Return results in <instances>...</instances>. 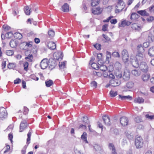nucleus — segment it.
Returning <instances> with one entry per match:
<instances>
[{"label": "nucleus", "instance_id": "nucleus-26", "mask_svg": "<svg viewBox=\"0 0 154 154\" xmlns=\"http://www.w3.org/2000/svg\"><path fill=\"white\" fill-rule=\"evenodd\" d=\"M26 57H25V59L29 62H32L33 59V56L32 54H29L27 56L26 54Z\"/></svg>", "mask_w": 154, "mask_h": 154}, {"label": "nucleus", "instance_id": "nucleus-50", "mask_svg": "<svg viewBox=\"0 0 154 154\" xmlns=\"http://www.w3.org/2000/svg\"><path fill=\"white\" fill-rule=\"evenodd\" d=\"M14 53V51L13 50H7L6 51V54L7 55L9 56H12Z\"/></svg>", "mask_w": 154, "mask_h": 154}, {"label": "nucleus", "instance_id": "nucleus-41", "mask_svg": "<svg viewBox=\"0 0 154 154\" xmlns=\"http://www.w3.org/2000/svg\"><path fill=\"white\" fill-rule=\"evenodd\" d=\"M10 46L12 48H15L17 45V43L16 41L14 40H11L10 42Z\"/></svg>", "mask_w": 154, "mask_h": 154}, {"label": "nucleus", "instance_id": "nucleus-31", "mask_svg": "<svg viewBox=\"0 0 154 154\" xmlns=\"http://www.w3.org/2000/svg\"><path fill=\"white\" fill-rule=\"evenodd\" d=\"M51 60H50L49 61V67L51 70H52L56 66V64L55 63L54 61V60L53 61H51V63H50Z\"/></svg>", "mask_w": 154, "mask_h": 154}, {"label": "nucleus", "instance_id": "nucleus-3", "mask_svg": "<svg viewBox=\"0 0 154 154\" xmlns=\"http://www.w3.org/2000/svg\"><path fill=\"white\" fill-rule=\"evenodd\" d=\"M135 144L136 147L137 149H140L142 147L143 144V141L141 137L138 136L135 138Z\"/></svg>", "mask_w": 154, "mask_h": 154}, {"label": "nucleus", "instance_id": "nucleus-18", "mask_svg": "<svg viewBox=\"0 0 154 154\" xmlns=\"http://www.w3.org/2000/svg\"><path fill=\"white\" fill-rule=\"evenodd\" d=\"M131 23V22L127 20H124L122 21L121 23H119V27H124L125 26H129V25Z\"/></svg>", "mask_w": 154, "mask_h": 154}, {"label": "nucleus", "instance_id": "nucleus-44", "mask_svg": "<svg viewBox=\"0 0 154 154\" xmlns=\"http://www.w3.org/2000/svg\"><path fill=\"white\" fill-rule=\"evenodd\" d=\"M138 17V15L135 13H132L131 16V19L132 20H134Z\"/></svg>", "mask_w": 154, "mask_h": 154}, {"label": "nucleus", "instance_id": "nucleus-37", "mask_svg": "<svg viewBox=\"0 0 154 154\" xmlns=\"http://www.w3.org/2000/svg\"><path fill=\"white\" fill-rule=\"evenodd\" d=\"M115 67L118 70H120L122 68L121 64L119 62H116L115 64Z\"/></svg>", "mask_w": 154, "mask_h": 154}, {"label": "nucleus", "instance_id": "nucleus-42", "mask_svg": "<svg viewBox=\"0 0 154 154\" xmlns=\"http://www.w3.org/2000/svg\"><path fill=\"white\" fill-rule=\"evenodd\" d=\"M14 37L17 39H20L22 38V35L20 33L16 32L14 34Z\"/></svg>", "mask_w": 154, "mask_h": 154}, {"label": "nucleus", "instance_id": "nucleus-27", "mask_svg": "<svg viewBox=\"0 0 154 154\" xmlns=\"http://www.w3.org/2000/svg\"><path fill=\"white\" fill-rule=\"evenodd\" d=\"M144 102V99L141 97H138L135 99L134 102L135 103H141Z\"/></svg>", "mask_w": 154, "mask_h": 154}, {"label": "nucleus", "instance_id": "nucleus-55", "mask_svg": "<svg viewBox=\"0 0 154 154\" xmlns=\"http://www.w3.org/2000/svg\"><path fill=\"white\" fill-rule=\"evenodd\" d=\"M109 71L107 70L104 71L103 72L102 74L103 75V76L105 78H107L108 77L109 74L108 73V72H109Z\"/></svg>", "mask_w": 154, "mask_h": 154}, {"label": "nucleus", "instance_id": "nucleus-53", "mask_svg": "<svg viewBox=\"0 0 154 154\" xmlns=\"http://www.w3.org/2000/svg\"><path fill=\"white\" fill-rule=\"evenodd\" d=\"M102 57V54L100 53L98 54L97 56V58L98 59V62L99 63H101V60Z\"/></svg>", "mask_w": 154, "mask_h": 154}, {"label": "nucleus", "instance_id": "nucleus-57", "mask_svg": "<svg viewBox=\"0 0 154 154\" xmlns=\"http://www.w3.org/2000/svg\"><path fill=\"white\" fill-rule=\"evenodd\" d=\"M146 20L149 22H151L154 20V17L152 16H150L147 18Z\"/></svg>", "mask_w": 154, "mask_h": 154}, {"label": "nucleus", "instance_id": "nucleus-2", "mask_svg": "<svg viewBox=\"0 0 154 154\" xmlns=\"http://www.w3.org/2000/svg\"><path fill=\"white\" fill-rule=\"evenodd\" d=\"M122 0H118L117 4L116 5V9L115 10L116 13H117L122 11L125 8V5Z\"/></svg>", "mask_w": 154, "mask_h": 154}, {"label": "nucleus", "instance_id": "nucleus-10", "mask_svg": "<svg viewBox=\"0 0 154 154\" xmlns=\"http://www.w3.org/2000/svg\"><path fill=\"white\" fill-rule=\"evenodd\" d=\"M45 44L49 49L51 50H54L56 48V45L55 43L52 41H46Z\"/></svg>", "mask_w": 154, "mask_h": 154}, {"label": "nucleus", "instance_id": "nucleus-9", "mask_svg": "<svg viewBox=\"0 0 154 154\" xmlns=\"http://www.w3.org/2000/svg\"><path fill=\"white\" fill-rule=\"evenodd\" d=\"M49 63L48 60L47 59H43L40 63V66L42 69H45L48 66Z\"/></svg>", "mask_w": 154, "mask_h": 154}, {"label": "nucleus", "instance_id": "nucleus-51", "mask_svg": "<svg viewBox=\"0 0 154 154\" xmlns=\"http://www.w3.org/2000/svg\"><path fill=\"white\" fill-rule=\"evenodd\" d=\"M24 69L26 71L28 70V68L29 66V63L27 62H25L23 64Z\"/></svg>", "mask_w": 154, "mask_h": 154}, {"label": "nucleus", "instance_id": "nucleus-33", "mask_svg": "<svg viewBox=\"0 0 154 154\" xmlns=\"http://www.w3.org/2000/svg\"><path fill=\"white\" fill-rule=\"evenodd\" d=\"M66 61H64L61 63H60L59 66L60 69L63 71L66 68Z\"/></svg>", "mask_w": 154, "mask_h": 154}, {"label": "nucleus", "instance_id": "nucleus-60", "mask_svg": "<svg viewBox=\"0 0 154 154\" xmlns=\"http://www.w3.org/2000/svg\"><path fill=\"white\" fill-rule=\"evenodd\" d=\"M2 27L6 31L10 29V26L5 25H3Z\"/></svg>", "mask_w": 154, "mask_h": 154}, {"label": "nucleus", "instance_id": "nucleus-45", "mask_svg": "<svg viewBox=\"0 0 154 154\" xmlns=\"http://www.w3.org/2000/svg\"><path fill=\"white\" fill-rule=\"evenodd\" d=\"M45 83L47 87H50L53 84V81L50 80L45 81Z\"/></svg>", "mask_w": 154, "mask_h": 154}, {"label": "nucleus", "instance_id": "nucleus-14", "mask_svg": "<svg viewBox=\"0 0 154 154\" xmlns=\"http://www.w3.org/2000/svg\"><path fill=\"white\" fill-rule=\"evenodd\" d=\"M27 126L26 122L25 120L22 121L20 125V132H22L26 128Z\"/></svg>", "mask_w": 154, "mask_h": 154}, {"label": "nucleus", "instance_id": "nucleus-12", "mask_svg": "<svg viewBox=\"0 0 154 154\" xmlns=\"http://www.w3.org/2000/svg\"><path fill=\"white\" fill-rule=\"evenodd\" d=\"M121 83L120 81L117 79H111L110 81V85L112 86H117L119 85Z\"/></svg>", "mask_w": 154, "mask_h": 154}, {"label": "nucleus", "instance_id": "nucleus-16", "mask_svg": "<svg viewBox=\"0 0 154 154\" xmlns=\"http://www.w3.org/2000/svg\"><path fill=\"white\" fill-rule=\"evenodd\" d=\"M108 147L110 150H111L112 154H117L114 144L111 143H109Z\"/></svg>", "mask_w": 154, "mask_h": 154}, {"label": "nucleus", "instance_id": "nucleus-15", "mask_svg": "<svg viewBox=\"0 0 154 154\" xmlns=\"http://www.w3.org/2000/svg\"><path fill=\"white\" fill-rule=\"evenodd\" d=\"M103 119L104 124L107 126H109L111 124L110 119L108 116H103Z\"/></svg>", "mask_w": 154, "mask_h": 154}, {"label": "nucleus", "instance_id": "nucleus-46", "mask_svg": "<svg viewBox=\"0 0 154 154\" xmlns=\"http://www.w3.org/2000/svg\"><path fill=\"white\" fill-rule=\"evenodd\" d=\"M93 147L95 150L97 151H99L101 150V147L98 144H94Z\"/></svg>", "mask_w": 154, "mask_h": 154}, {"label": "nucleus", "instance_id": "nucleus-62", "mask_svg": "<svg viewBox=\"0 0 154 154\" xmlns=\"http://www.w3.org/2000/svg\"><path fill=\"white\" fill-rule=\"evenodd\" d=\"M145 117L146 118L150 120H152L154 119V116H149L148 114H147L145 116Z\"/></svg>", "mask_w": 154, "mask_h": 154}, {"label": "nucleus", "instance_id": "nucleus-43", "mask_svg": "<svg viewBox=\"0 0 154 154\" xmlns=\"http://www.w3.org/2000/svg\"><path fill=\"white\" fill-rule=\"evenodd\" d=\"M115 75L118 78H121L122 77V72L119 71L118 70L115 72Z\"/></svg>", "mask_w": 154, "mask_h": 154}, {"label": "nucleus", "instance_id": "nucleus-54", "mask_svg": "<svg viewBox=\"0 0 154 154\" xmlns=\"http://www.w3.org/2000/svg\"><path fill=\"white\" fill-rule=\"evenodd\" d=\"M16 67L15 64L13 63H9L8 65V67L10 69H12Z\"/></svg>", "mask_w": 154, "mask_h": 154}, {"label": "nucleus", "instance_id": "nucleus-47", "mask_svg": "<svg viewBox=\"0 0 154 154\" xmlns=\"http://www.w3.org/2000/svg\"><path fill=\"white\" fill-rule=\"evenodd\" d=\"M147 10L150 12L154 14V4L149 7Z\"/></svg>", "mask_w": 154, "mask_h": 154}, {"label": "nucleus", "instance_id": "nucleus-23", "mask_svg": "<svg viewBox=\"0 0 154 154\" xmlns=\"http://www.w3.org/2000/svg\"><path fill=\"white\" fill-rule=\"evenodd\" d=\"M98 63L99 65V68L103 72L105 71H106L107 69V68L106 66L104 65L103 64L101 63H99V62H98Z\"/></svg>", "mask_w": 154, "mask_h": 154}, {"label": "nucleus", "instance_id": "nucleus-8", "mask_svg": "<svg viewBox=\"0 0 154 154\" xmlns=\"http://www.w3.org/2000/svg\"><path fill=\"white\" fill-rule=\"evenodd\" d=\"M7 113L6 109L3 107H0V118L3 119L7 117Z\"/></svg>", "mask_w": 154, "mask_h": 154}, {"label": "nucleus", "instance_id": "nucleus-32", "mask_svg": "<svg viewBox=\"0 0 154 154\" xmlns=\"http://www.w3.org/2000/svg\"><path fill=\"white\" fill-rule=\"evenodd\" d=\"M131 72L133 75L136 76H139L140 74V72L136 69L132 70Z\"/></svg>", "mask_w": 154, "mask_h": 154}, {"label": "nucleus", "instance_id": "nucleus-22", "mask_svg": "<svg viewBox=\"0 0 154 154\" xmlns=\"http://www.w3.org/2000/svg\"><path fill=\"white\" fill-rule=\"evenodd\" d=\"M126 136L130 140H132L133 139L134 136L133 134L130 131H126L125 132Z\"/></svg>", "mask_w": 154, "mask_h": 154}, {"label": "nucleus", "instance_id": "nucleus-29", "mask_svg": "<svg viewBox=\"0 0 154 154\" xmlns=\"http://www.w3.org/2000/svg\"><path fill=\"white\" fill-rule=\"evenodd\" d=\"M148 54L151 57L154 56V47H152L149 49Z\"/></svg>", "mask_w": 154, "mask_h": 154}, {"label": "nucleus", "instance_id": "nucleus-5", "mask_svg": "<svg viewBox=\"0 0 154 154\" xmlns=\"http://www.w3.org/2000/svg\"><path fill=\"white\" fill-rule=\"evenodd\" d=\"M134 86V83L132 82H127L125 85L124 87V91L126 92L130 91Z\"/></svg>", "mask_w": 154, "mask_h": 154}, {"label": "nucleus", "instance_id": "nucleus-38", "mask_svg": "<svg viewBox=\"0 0 154 154\" xmlns=\"http://www.w3.org/2000/svg\"><path fill=\"white\" fill-rule=\"evenodd\" d=\"M149 42H151L154 41V36L152 34L149 33L148 37Z\"/></svg>", "mask_w": 154, "mask_h": 154}, {"label": "nucleus", "instance_id": "nucleus-56", "mask_svg": "<svg viewBox=\"0 0 154 154\" xmlns=\"http://www.w3.org/2000/svg\"><path fill=\"white\" fill-rule=\"evenodd\" d=\"M83 122L85 123H88L89 122L88 118L87 116H84L82 119Z\"/></svg>", "mask_w": 154, "mask_h": 154}, {"label": "nucleus", "instance_id": "nucleus-58", "mask_svg": "<svg viewBox=\"0 0 154 154\" xmlns=\"http://www.w3.org/2000/svg\"><path fill=\"white\" fill-rule=\"evenodd\" d=\"M74 152L75 154H83L82 151L78 149H75Z\"/></svg>", "mask_w": 154, "mask_h": 154}, {"label": "nucleus", "instance_id": "nucleus-6", "mask_svg": "<svg viewBox=\"0 0 154 154\" xmlns=\"http://www.w3.org/2000/svg\"><path fill=\"white\" fill-rule=\"evenodd\" d=\"M140 69L143 72H147L148 70V67L146 63L141 62L139 66Z\"/></svg>", "mask_w": 154, "mask_h": 154}, {"label": "nucleus", "instance_id": "nucleus-36", "mask_svg": "<svg viewBox=\"0 0 154 154\" xmlns=\"http://www.w3.org/2000/svg\"><path fill=\"white\" fill-rule=\"evenodd\" d=\"M106 62L109 63L111 58V53L109 52L106 51Z\"/></svg>", "mask_w": 154, "mask_h": 154}, {"label": "nucleus", "instance_id": "nucleus-48", "mask_svg": "<svg viewBox=\"0 0 154 154\" xmlns=\"http://www.w3.org/2000/svg\"><path fill=\"white\" fill-rule=\"evenodd\" d=\"M14 35V34L12 32H10L5 34V37L8 38H10L12 37Z\"/></svg>", "mask_w": 154, "mask_h": 154}, {"label": "nucleus", "instance_id": "nucleus-17", "mask_svg": "<svg viewBox=\"0 0 154 154\" xmlns=\"http://www.w3.org/2000/svg\"><path fill=\"white\" fill-rule=\"evenodd\" d=\"M92 13L94 14L99 15L102 12V10L99 7L97 8H92Z\"/></svg>", "mask_w": 154, "mask_h": 154}, {"label": "nucleus", "instance_id": "nucleus-7", "mask_svg": "<svg viewBox=\"0 0 154 154\" xmlns=\"http://www.w3.org/2000/svg\"><path fill=\"white\" fill-rule=\"evenodd\" d=\"M122 57L125 62H127L128 61V54L127 50L126 49H124L122 51Z\"/></svg>", "mask_w": 154, "mask_h": 154}, {"label": "nucleus", "instance_id": "nucleus-28", "mask_svg": "<svg viewBox=\"0 0 154 154\" xmlns=\"http://www.w3.org/2000/svg\"><path fill=\"white\" fill-rule=\"evenodd\" d=\"M149 75L148 74H144L142 76V79L143 81H147L149 78Z\"/></svg>", "mask_w": 154, "mask_h": 154}, {"label": "nucleus", "instance_id": "nucleus-21", "mask_svg": "<svg viewBox=\"0 0 154 154\" xmlns=\"http://www.w3.org/2000/svg\"><path fill=\"white\" fill-rule=\"evenodd\" d=\"M54 58L56 60H59L62 59L63 56L61 53H55L54 54Z\"/></svg>", "mask_w": 154, "mask_h": 154}, {"label": "nucleus", "instance_id": "nucleus-19", "mask_svg": "<svg viewBox=\"0 0 154 154\" xmlns=\"http://www.w3.org/2000/svg\"><path fill=\"white\" fill-rule=\"evenodd\" d=\"M131 27L133 30L135 31H140L141 29L140 26H139L136 23L132 24L131 25Z\"/></svg>", "mask_w": 154, "mask_h": 154}, {"label": "nucleus", "instance_id": "nucleus-20", "mask_svg": "<svg viewBox=\"0 0 154 154\" xmlns=\"http://www.w3.org/2000/svg\"><path fill=\"white\" fill-rule=\"evenodd\" d=\"M119 98H120L122 100H132V97L130 95L122 96L121 95H119Z\"/></svg>", "mask_w": 154, "mask_h": 154}, {"label": "nucleus", "instance_id": "nucleus-1", "mask_svg": "<svg viewBox=\"0 0 154 154\" xmlns=\"http://www.w3.org/2000/svg\"><path fill=\"white\" fill-rule=\"evenodd\" d=\"M137 50L138 54L137 56V59H139L140 60H143L144 55V49L141 45H139L137 46Z\"/></svg>", "mask_w": 154, "mask_h": 154}, {"label": "nucleus", "instance_id": "nucleus-61", "mask_svg": "<svg viewBox=\"0 0 154 154\" xmlns=\"http://www.w3.org/2000/svg\"><path fill=\"white\" fill-rule=\"evenodd\" d=\"M111 72V71L110 70H109V75L108 77L109 78H110L111 79H115V76L113 75V74L110 73V72Z\"/></svg>", "mask_w": 154, "mask_h": 154}, {"label": "nucleus", "instance_id": "nucleus-59", "mask_svg": "<svg viewBox=\"0 0 154 154\" xmlns=\"http://www.w3.org/2000/svg\"><path fill=\"white\" fill-rule=\"evenodd\" d=\"M93 74L95 75H96L100 77L102 75V73L100 72H97L96 71H94L93 72Z\"/></svg>", "mask_w": 154, "mask_h": 154}, {"label": "nucleus", "instance_id": "nucleus-63", "mask_svg": "<svg viewBox=\"0 0 154 154\" xmlns=\"http://www.w3.org/2000/svg\"><path fill=\"white\" fill-rule=\"evenodd\" d=\"M112 55L115 57H119V53L117 52H114L112 54Z\"/></svg>", "mask_w": 154, "mask_h": 154}, {"label": "nucleus", "instance_id": "nucleus-13", "mask_svg": "<svg viewBox=\"0 0 154 154\" xmlns=\"http://www.w3.org/2000/svg\"><path fill=\"white\" fill-rule=\"evenodd\" d=\"M130 72L129 71L126 69L124 72V74L122 76L123 79L125 81H128L129 79Z\"/></svg>", "mask_w": 154, "mask_h": 154}, {"label": "nucleus", "instance_id": "nucleus-24", "mask_svg": "<svg viewBox=\"0 0 154 154\" xmlns=\"http://www.w3.org/2000/svg\"><path fill=\"white\" fill-rule=\"evenodd\" d=\"M61 10L64 12H67L69 11V6L66 3H65L62 7Z\"/></svg>", "mask_w": 154, "mask_h": 154}, {"label": "nucleus", "instance_id": "nucleus-52", "mask_svg": "<svg viewBox=\"0 0 154 154\" xmlns=\"http://www.w3.org/2000/svg\"><path fill=\"white\" fill-rule=\"evenodd\" d=\"M49 36L50 38L53 37L55 35L54 32L52 30H49L48 32Z\"/></svg>", "mask_w": 154, "mask_h": 154}, {"label": "nucleus", "instance_id": "nucleus-11", "mask_svg": "<svg viewBox=\"0 0 154 154\" xmlns=\"http://www.w3.org/2000/svg\"><path fill=\"white\" fill-rule=\"evenodd\" d=\"M120 122L122 126H125L128 125V120L125 117H122L120 119Z\"/></svg>", "mask_w": 154, "mask_h": 154}, {"label": "nucleus", "instance_id": "nucleus-40", "mask_svg": "<svg viewBox=\"0 0 154 154\" xmlns=\"http://www.w3.org/2000/svg\"><path fill=\"white\" fill-rule=\"evenodd\" d=\"M99 0H92L91 5L92 6H95L99 4Z\"/></svg>", "mask_w": 154, "mask_h": 154}, {"label": "nucleus", "instance_id": "nucleus-25", "mask_svg": "<svg viewBox=\"0 0 154 154\" xmlns=\"http://www.w3.org/2000/svg\"><path fill=\"white\" fill-rule=\"evenodd\" d=\"M137 13L142 16H148L149 14L147 12L146 10H142L138 11Z\"/></svg>", "mask_w": 154, "mask_h": 154}, {"label": "nucleus", "instance_id": "nucleus-30", "mask_svg": "<svg viewBox=\"0 0 154 154\" xmlns=\"http://www.w3.org/2000/svg\"><path fill=\"white\" fill-rule=\"evenodd\" d=\"M31 9L28 6L25 7L24 8V11L26 15H29L30 14Z\"/></svg>", "mask_w": 154, "mask_h": 154}, {"label": "nucleus", "instance_id": "nucleus-39", "mask_svg": "<svg viewBox=\"0 0 154 154\" xmlns=\"http://www.w3.org/2000/svg\"><path fill=\"white\" fill-rule=\"evenodd\" d=\"M89 63L91 64V66L92 68L96 69H99V64L98 65L96 63H91V61H90Z\"/></svg>", "mask_w": 154, "mask_h": 154}, {"label": "nucleus", "instance_id": "nucleus-49", "mask_svg": "<svg viewBox=\"0 0 154 154\" xmlns=\"http://www.w3.org/2000/svg\"><path fill=\"white\" fill-rule=\"evenodd\" d=\"M109 94L111 97H114L117 95V91H114L111 90L110 91Z\"/></svg>", "mask_w": 154, "mask_h": 154}, {"label": "nucleus", "instance_id": "nucleus-35", "mask_svg": "<svg viewBox=\"0 0 154 154\" xmlns=\"http://www.w3.org/2000/svg\"><path fill=\"white\" fill-rule=\"evenodd\" d=\"M32 134V131L31 130H30L29 132L28 133L27 136V142L26 143L27 144H29L30 143V137L31 136Z\"/></svg>", "mask_w": 154, "mask_h": 154}, {"label": "nucleus", "instance_id": "nucleus-4", "mask_svg": "<svg viewBox=\"0 0 154 154\" xmlns=\"http://www.w3.org/2000/svg\"><path fill=\"white\" fill-rule=\"evenodd\" d=\"M139 61H141L139 59H137V56L136 57H131L130 59V61L131 64L133 67L137 68L139 66Z\"/></svg>", "mask_w": 154, "mask_h": 154}, {"label": "nucleus", "instance_id": "nucleus-64", "mask_svg": "<svg viewBox=\"0 0 154 154\" xmlns=\"http://www.w3.org/2000/svg\"><path fill=\"white\" fill-rule=\"evenodd\" d=\"M101 45L100 44H96L94 45V47L98 50L101 49Z\"/></svg>", "mask_w": 154, "mask_h": 154}, {"label": "nucleus", "instance_id": "nucleus-34", "mask_svg": "<svg viewBox=\"0 0 154 154\" xmlns=\"http://www.w3.org/2000/svg\"><path fill=\"white\" fill-rule=\"evenodd\" d=\"M81 138L84 142L86 143H88V142L87 140V134L86 132H84L81 136Z\"/></svg>", "mask_w": 154, "mask_h": 154}]
</instances>
